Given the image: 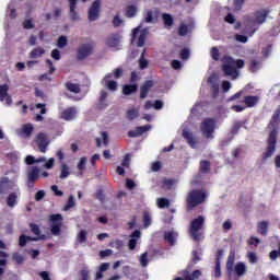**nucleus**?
<instances>
[{"label":"nucleus","mask_w":280,"mask_h":280,"mask_svg":"<svg viewBox=\"0 0 280 280\" xmlns=\"http://www.w3.org/2000/svg\"><path fill=\"white\" fill-rule=\"evenodd\" d=\"M154 86V81L148 80L140 86V100H145L148 97V93H150V89Z\"/></svg>","instance_id":"obj_16"},{"label":"nucleus","mask_w":280,"mask_h":280,"mask_svg":"<svg viewBox=\"0 0 280 280\" xmlns=\"http://www.w3.org/2000/svg\"><path fill=\"white\" fill-rule=\"evenodd\" d=\"M38 240H45V234H42L39 237H32V236L22 234L19 237V246H21V248H24V246H27L28 242H38Z\"/></svg>","instance_id":"obj_14"},{"label":"nucleus","mask_w":280,"mask_h":280,"mask_svg":"<svg viewBox=\"0 0 280 280\" xmlns=\"http://www.w3.org/2000/svg\"><path fill=\"white\" fill-rule=\"evenodd\" d=\"M35 143L37 144V148H39V152L45 154L47 152V148H49V141L47 140V135L44 132H39L35 137Z\"/></svg>","instance_id":"obj_10"},{"label":"nucleus","mask_w":280,"mask_h":280,"mask_svg":"<svg viewBox=\"0 0 280 280\" xmlns=\"http://www.w3.org/2000/svg\"><path fill=\"white\" fill-rule=\"evenodd\" d=\"M183 137L185 139H187V141H188L189 145H191V148H194V145H196V141L194 140V136L191 135V132L184 130Z\"/></svg>","instance_id":"obj_37"},{"label":"nucleus","mask_w":280,"mask_h":280,"mask_svg":"<svg viewBox=\"0 0 280 280\" xmlns=\"http://www.w3.org/2000/svg\"><path fill=\"white\" fill-rule=\"evenodd\" d=\"M69 176H71V171L69 168V165H67V163H62L61 166H60L59 178L61 180H65V178H69Z\"/></svg>","instance_id":"obj_25"},{"label":"nucleus","mask_w":280,"mask_h":280,"mask_svg":"<svg viewBox=\"0 0 280 280\" xmlns=\"http://www.w3.org/2000/svg\"><path fill=\"white\" fill-rule=\"evenodd\" d=\"M137 5L130 4L126 8V16L127 19H135L137 16Z\"/></svg>","instance_id":"obj_29"},{"label":"nucleus","mask_w":280,"mask_h":280,"mask_svg":"<svg viewBox=\"0 0 280 280\" xmlns=\"http://www.w3.org/2000/svg\"><path fill=\"white\" fill-rule=\"evenodd\" d=\"M16 205H19V195L16 192H10L7 197V206L13 209Z\"/></svg>","instance_id":"obj_22"},{"label":"nucleus","mask_w":280,"mask_h":280,"mask_svg":"<svg viewBox=\"0 0 280 280\" xmlns=\"http://www.w3.org/2000/svg\"><path fill=\"white\" fill-rule=\"evenodd\" d=\"M145 45V33H140L137 42V47H143Z\"/></svg>","instance_id":"obj_50"},{"label":"nucleus","mask_w":280,"mask_h":280,"mask_svg":"<svg viewBox=\"0 0 280 280\" xmlns=\"http://www.w3.org/2000/svg\"><path fill=\"white\" fill-rule=\"evenodd\" d=\"M12 259L19 266H21V264H23V261H25V258H23V256L21 254H19V253H14L13 256H12Z\"/></svg>","instance_id":"obj_46"},{"label":"nucleus","mask_w":280,"mask_h":280,"mask_svg":"<svg viewBox=\"0 0 280 280\" xmlns=\"http://www.w3.org/2000/svg\"><path fill=\"white\" fill-rule=\"evenodd\" d=\"M100 0H95L89 9L88 19L89 21H97L100 19Z\"/></svg>","instance_id":"obj_12"},{"label":"nucleus","mask_w":280,"mask_h":280,"mask_svg":"<svg viewBox=\"0 0 280 280\" xmlns=\"http://www.w3.org/2000/svg\"><path fill=\"white\" fill-rule=\"evenodd\" d=\"M23 27L24 30H34L35 25L32 20H24Z\"/></svg>","instance_id":"obj_56"},{"label":"nucleus","mask_w":280,"mask_h":280,"mask_svg":"<svg viewBox=\"0 0 280 280\" xmlns=\"http://www.w3.org/2000/svg\"><path fill=\"white\" fill-rule=\"evenodd\" d=\"M108 97V92L106 91H101V95L98 98V103L96 104V108L98 110H104L105 108H108V102L106 101Z\"/></svg>","instance_id":"obj_18"},{"label":"nucleus","mask_w":280,"mask_h":280,"mask_svg":"<svg viewBox=\"0 0 280 280\" xmlns=\"http://www.w3.org/2000/svg\"><path fill=\"white\" fill-rule=\"evenodd\" d=\"M139 68L140 69H148V61L145 59V51L141 54V57L139 59Z\"/></svg>","instance_id":"obj_44"},{"label":"nucleus","mask_w":280,"mask_h":280,"mask_svg":"<svg viewBox=\"0 0 280 280\" xmlns=\"http://www.w3.org/2000/svg\"><path fill=\"white\" fill-rule=\"evenodd\" d=\"M49 220L51 222L50 231L52 235H60V231H62V214H52Z\"/></svg>","instance_id":"obj_9"},{"label":"nucleus","mask_w":280,"mask_h":280,"mask_svg":"<svg viewBox=\"0 0 280 280\" xmlns=\"http://www.w3.org/2000/svg\"><path fill=\"white\" fill-rule=\"evenodd\" d=\"M257 102H259V97L257 96H245L244 98V103L246 104V106H248V108H253V106H255Z\"/></svg>","instance_id":"obj_31"},{"label":"nucleus","mask_w":280,"mask_h":280,"mask_svg":"<svg viewBox=\"0 0 280 280\" xmlns=\"http://www.w3.org/2000/svg\"><path fill=\"white\" fill-rule=\"evenodd\" d=\"M182 60H189V49L184 48L179 54Z\"/></svg>","instance_id":"obj_62"},{"label":"nucleus","mask_w":280,"mask_h":280,"mask_svg":"<svg viewBox=\"0 0 280 280\" xmlns=\"http://www.w3.org/2000/svg\"><path fill=\"white\" fill-rule=\"evenodd\" d=\"M249 69L253 73L259 71V69H261V63H259L258 61H252Z\"/></svg>","instance_id":"obj_49"},{"label":"nucleus","mask_w":280,"mask_h":280,"mask_svg":"<svg viewBox=\"0 0 280 280\" xmlns=\"http://www.w3.org/2000/svg\"><path fill=\"white\" fill-rule=\"evenodd\" d=\"M79 275L81 277L80 280H91V271L89 270V267H84L79 271Z\"/></svg>","instance_id":"obj_36"},{"label":"nucleus","mask_w":280,"mask_h":280,"mask_svg":"<svg viewBox=\"0 0 280 280\" xmlns=\"http://www.w3.org/2000/svg\"><path fill=\"white\" fill-rule=\"evenodd\" d=\"M45 161H47L45 158H42V159H37V160H36V158H34V155H27V156L25 158V163H26V165H34V163H43V162H45Z\"/></svg>","instance_id":"obj_32"},{"label":"nucleus","mask_w":280,"mask_h":280,"mask_svg":"<svg viewBox=\"0 0 280 280\" xmlns=\"http://www.w3.org/2000/svg\"><path fill=\"white\" fill-rule=\"evenodd\" d=\"M218 80H220V77L218 75V73H212L208 78V83L211 85V89L214 92V95H218V89H219Z\"/></svg>","instance_id":"obj_20"},{"label":"nucleus","mask_w":280,"mask_h":280,"mask_svg":"<svg viewBox=\"0 0 280 280\" xmlns=\"http://www.w3.org/2000/svg\"><path fill=\"white\" fill-rule=\"evenodd\" d=\"M162 21H163L166 30H171L172 25H174V18H172V15L170 13H163Z\"/></svg>","instance_id":"obj_26"},{"label":"nucleus","mask_w":280,"mask_h":280,"mask_svg":"<svg viewBox=\"0 0 280 280\" xmlns=\"http://www.w3.org/2000/svg\"><path fill=\"white\" fill-rule=\"evenodd\" d=\"M143 224H144L145 229H148V226H150V224H152V218H150V214L148 212L143 213Z\"/></svg>","instance_id":"obj_54"},{"label":"nucleus","mask_w":280,"mask_h":280,"mask_svg":"<svg viewBox=\"0 0 280 280\" xmlns=\"http://www.w3.org/2000/svg\"><path fill=\"white\" fill-rule=\"evenodd\" d=\"M72 207H75V200L73 199V195H71L68 198V201L66 203L65 210L68 211V209H72Z\"/></svg>","instance_id":"obj_52"},{"label":"nucleus","mask_w":280,"mask_h":280,"mask_svg":"<svg viewBox=\"0 0 280 280\" xmlns=\"http://www.w3.org/2000/svg\"><path fill=\"white\" fill-rule=\"evenodd\" d=\"M138 117H139V112H137V109L131 108L127 110V119H129V121H132V119H137Z\"/></svg>","instance_id":"obj_41"},{"label":"nucleus","mask_w":280,"mask_h":280,"mask_svg":"<svg viewBox=\"0 0 280 280\" xmlns=\"http://www.w3.org/2000/svg\"><path fill=\"white\" fill-rule=\"evenodd\" d=\"M200 130L207 139H213V132H215V120L207 118L201 122Z\"/></svg>","instance_id":"obj_8"},{"label":"nucleus","mask_w":280,"mask_h":280,"mask_svg":"<svg viewBox=\"0 0 280 280\" xmlns=\"http://www.w3.org/2000/svg\"><path fill=\"white\" fill-rule=\"evenodd\" d=\"M246 0H234L233 2V10L234 12H240L244 5Z\"/></svg>","instance_id":"obj_43"},{"label":"nucleus","mask_w":280,"mask_h":280,"mask_svg":"<svg viewBox=\"0 0 280 280\" xmlns=\"http://www.w3.org/2000/svg\"><path fill=\"white\" fill-rule=\"evenodd\" d=\"M5 266H8V259H0V277L5 273Z\"/></svg>","instance_id":"obj_60"},{"label":"nucleus","mask_w":280,"mask_h":280,"mask_svg":"<svg viewBox=\"0 0 280 280\" xmlns=\"http://www.w3.org/2000/svg\"><path fill=\"white\" fill-rule=\"evenodd\" d=\"M279 117L280 112L278 110L273 114L272 120L269 124V128L271 129V131L269 133L267 151L262 155L264 159H270V156L275 154V144L277 143V128L279 127Z\"/></svg>","instance_id":"obj_2"},{"label":"nucleus","mask_w":280,"mask_h":280,"mask_svg":"<svg viewBox=\"0 0 280 280\" xmlns=\"http://www.w3.org/2000/svg\"><path fill=\"white\" fill-rule=\"evenodd\" d=\"M42 56H45V50L40 47H37L30 52V58L33 59L40 58Z\"/></svg>","instance_id":"obj_34"},{"label":"nucleus","mask_w":280,"mask_h":280,"mask_svg":"<svg viewBox=\"0 0 280 280\" xmlns=\"http://www.w3.org/2000/svg\"><path fill=\"white\" fill-rule=\"evenodd\" d=\"M258 233H260V235L268 233V221H262L258 224Z\"/></svg>","instance_id":"obj_38"},{"label":"nucleus","mask_w":280,"mask_h":280,"mask_svg":"<svg viewBox=\"0 0 280 280\" xmlns=\"http://www.w3.org/2000/svg\"><path fill=\"white\" fill-rule=\"evenodd\" d=\"M78 117V107L71 106L67 107L60 113V118L63 119V121H73Z\"/></svg>","instance_id":"obj_11"},{"label":"nucleus","mask_w":280,"mask_h":280,"mask_svg":"<svg viewBox=\"0 0 280 280\" xmlns=\"http://www.w3.org/2000/svg\"><path fill=\"white\" fill-rule=\"evenodd\" d=\"M210 167H211V164L207 161H203L200 164L201 172H208Z\"/></svg>","instance_id":"obj_64"},{"label":"nucleus","mask_w":280,"mask_h":280,"mask_svg":"<svg viewBox=\"0 0 280 280\" xmlns=\"http://www.w3.org/2000/svg\"><path fill=\"white\" fill-rule=\"evenodd\" d=\"M148 130H152V126L145 125V126H140L136 127L135 130L128 131V137L131 139H136L137 137H141L144 132H148Z\"/></svg>","instance_id":"obj_13"},{"label":"nucleus","mask_w":280,"mask_h":280,"mask_svg":"<svg viewBox=\"0 0 280 280\" xmlns=\"http://www.w3.org/2000/svg\"><path fill=\"white\" fill-rule=\"evenodd\" d=\"M40 176H43V178H47L49 176L48 172H43L40 174V168L38 166H28L26 168V187L27 189H34V186L36 185V183H38V180L40 179Z\"/></svg>","instance_id":"obj_3"},{"label":"nucleus","mask_w":280,"mask_h":280,"mask_svg":"<svg viewBox=\"0 0 280 280\" xmlns=\"http://www.w3.org/2000/svg\"><path fill=\"white\" fill-rule=\"evenodd\" d=\"M139 261H140V266H142V268H145L149 264V260H148V252L143 253L140 258H139Z\"/></svg>","instance_id":"obj_45"},{"label":"nucleus","mask_w":280,"mask_h":280,"mask_svg":"<svg viewBox=\"0 0 280 280\" xmlns=\"http://www.w3.org/2000/svg\"><path fill=\"white\" fill-rule=\"evenodd\" d=\"M31 231L34 235H40V226H38V224L36 223H31Z\"/></svg>","instance_id":"obj_55"},{"label":"nucleus","mask_w":280,"mask_h":280,"mask_svg":"<svg viewBox=\"0 0 280 280\" xmlns=\"http://www.w3.org/2000/svg\"><path fill=\"white\" fill-rule=\"evenodd\" d=\"M200 261H202V249L196 248L191 253L190 265L196 266Z\"/></svg>","instance_id":"obj_19"},{"label":"nucleus","mask_w":280,"mask_h":280,"mask_svg":"<svg viewBox=\"0 0 280 280\" xmlns=\"http://www.w3.org/2000/svg\"><path fill=\"white\" fill-rule=\"evenodd\" d=\"M89 235V232H86V230H81L78 235H77V242H79V244H84L86 243V236Z\"/></svg>","instance_id":"obj_35"},{"label":"nucleus","mask_w":280,"mask_h":280,"mask_svg":"<svg viewBox=\"0 0 280 280\" xmlns=\"http://www.w3.org/2000/svg\"><path fill=\"white\" fill-rule=\"evenodd\" d=\"M202 226H205V217H198L190 222L189 235L195 242H200L203 235Z\"/></svg>","instance_id":"obj_4"},{"label":"nucleus","mask_w":280,"mask_h":280,"mask_svg":"<svg viewBox=\"0 0 280 280\" xmlns=\"http://www.w3.org/2000/svg\"><path fill=\"white\" fill-rule=\"evenodd\" d=\"M10 86L8 84L0 85V102H5L9 106L12 104V96L8 94Z\"/></svg>","instance_id":"obj_15"},{"label":"nucleus","mask_w":280,"mask_h":280,"mask_svg":"<svg viewBox=\"0 0 280 280\" xmlns=\"http://www.w3.org/2000/svg\"><path fill=\"white\" fill-rule=\"evenodd\" d=\"M159 209H165L170 207V199L167 198H159L158 199Z\"/></svg>","instance_id":"obj_40"},{"label":"nucleus","mask_w":280,"mask_h":280,"mask_svg":"<svg viewBox=\"0 0 280 280\" xmlns=\"http://www.w3.org/2000/svg\"><path fill=\"white\" fill-rule=\"evenodd\" d=\"M66 89H67V91H70V93H80V91H81L80 84L71 83V82L66 83Z\"/></svg>","instance_id":"obj_33"},{"label":"nucleus","mask_w":280,"mask_h":280,"mask_svg":"<svg viewBox=\"0 0 280 280\" xmlns=\"http://www.w3.org/2000/svg\"><path fill=\"white\" fill-rule=\"evenodd\" d=\"M139 91V85L137 84H126L122 86L124 95H132V93H137Z\"/></svg>","instance_id":"obj_24"},{"label":"nucleus","mask_w":280,"mask_h":280,"mask_svg":"<svg viewBox=\"0 0 280 280\" xmlns=\"http://www.w3.org/2000/svg\"><path fill=\"white\" fill-rule=\"evenodd\" d=\"M43 198H45V190H38L35 194V200L36 202H40V200H43Z\"/></svg>","instance_id":"obj_63"},{"label":"nucleus","mask_w":280,"mask_h":280,"mask_svg":"<svg viewBox=\"0 0 280 280\" xmlns=\"http://www.w3.org/2000/svg\"><path fill=\"white\" fill-rule=\"evenodd\" d=\"M77 167L80 172H84V170H86V158H81Z\"/></svg>","instance_id":"obj_48"},{"label":"nucleus","mask_w":280,"mask_h":280,"mask_svg":"<svg viewBox=\"0 0 280 280\" xmlns=\"http://www.w3.org/2000/svg\"><path fill=\"white\" fill-rule=\"evenodd\" d=\"M164 241L167 243L168 246H174L176 244V240L174 238L173 231L164 232Z\"/></svg>","instance_id":"obj_28"},{"label":"nucleus","mask_w":280,"mask_h":280,"mask_svg":"<svg viewBox=\"0 0 280 280\" xmlns=\"http://www.w3.org/2000/svg\"><path fill=\"white\" fill-rule=\"evenodd\" d=\"M112 248H116L117 250H120V248H124V241L116 240L113 243H110Z\"/></svg>","instance_id":"obj_51"},{"label":"nucleus","mask_w":280,"mask_h":280,"mask_svg":"<svg viewBox=\"0 0 280 280\" xmlns=\"http://www.w3.org/2000/svg\"><path fill=\"white\" fill-rule=\"evenodd\" d=\"M191 32V26L185 23H180L178 27V35L179 36H187Z\"/></svg>","instance_id":"obj_30"},{"label":"nucleus","mask_w":280,"mask_h":280,"mask_svg":"<svg viewBox=\"0 0 280 280\" xmlns=\"http://www.w3.org/2000/svg\"><path fill=\"white\" fill-rule=\"evenodd\" d=\"M221 69L224 75L232 78V80H237L240 78V70L244 69V60L242 59H233L231 56H225L222 59Z\"/></svg>","instance_id":"obj_1"},{"label":"nucleus","mask_w":280,"mask_h":280,"mask_svg":"<svg viewBox=\"0 0 280 280\" xmlns=\"http://www.w3.org/2000/svg\"><path fill=\"white\" fill-rule=\"evenodd\" d=\"M247 258L249 260V264H257V254H255L253 252H248Z\"/></svg>","instance_id":"obj_59"},{"label":"nucleus","mask_w":280,"mask_h":280,"mask_svg":"<svg viewBox=\"0 0 280 280\" xmlns=\"http://www.w3.org/2000/svg\"><path fill=\"white\" fill-rule=\"evenodd\" d=\"M34 132V125L33 124H26L22 127V135L24 139H30L32 137V133Z\"/></svg>","instance_id":"obj_23"},{"label":"nucleus","mask_w":280,"mask_h":280,"mask_svg":"<svg viewBox=\"0 0 280 280\" xmlns=\"http://www.w3.org/2000/svg\"><path fill=\"white\" fill-rule=\"evenodd\" d=\"M119 40H121V37L119 36V34L115 33L106 38L105 45L107 47L115 48L119 46Z\"/></svg>","instance_id":"obj_17"},{"label":"nucleus","mask_w":280,"mask_h":280,"mask_svg":"<svg viewBox=\"0 0 280 280\" xmlns=\"http://www.w3.org/2000/svg\"><path fill=\"white\" fill-rule=\"evenodd\" d=\"M200 277H202V271L199 269L195 270L192 273L186 272L184 275L185 280H198Z\"/></svg>","instance_id":"obj_27"},{"label":"nucleus","mask_w":280,"mask_h":280,"mask_svg":"<svg viewBox=\"0 0 280 280\" xmlns=\"http://www.w3.org/2000/svg\"><path fill=\"white\" fill-rule=\"evenodd\" d=\"M95 197H96V200H100V202H104V200H106V195H104V190L102 189H98L96 191Z\"/></svg>","instance_id":"obj_58"},{"label":"nucleus","mask_w":280,"mask_h":280,"mask_svg":"<svg viewBox=\"0 0 280 280\" xmlns=\"http://www.w3.org/2000/svg\"><path fill=\"white\" fill-rule=\"evenodd\" d=\"M266 19H268V11L260 10L257 11L254 16H246L244 23L247 27H254V25H262V23H266Z\"/></svg>","instance_id":"obj_5"},{"label":"nucleus","mask_w":280,"mask_h":280,"mask_svg":"<svg viewBox=\"0 0 280 280\" xmlns=\"http://www.w3.org/2000/svg\"><path fill=\"white\" fill-rule=\"evenodd\" d=\"M105 86L109 91H115L117 89V81H105Z\"/></svg>","instance_id":"obj_53"},{"label":"nucleus","mask_w":280,"mask_h":280,"mask_svg":"<svg viewBox=\"0 0 280 280\" xmlns=\"http://www.w3.org/2000/svg\"><path fill=\"white\" fill-rule=\"evenodd\" d=\"M207 195L202 190H192L188 194L187 203L188 207H198L205 202Z\"/></svg>","instance_id":"obj_7"},{"label":"nucleus","mask_w":280,"mask_h":280,"mask_svg":"<svg viewBox=\"0 0 280 280\" xmlns=\"http://www.w3.org/2000/svg\"><path fill=\"white\" fill-rule=\"evenodd\" d=\"M210 55L213 60H220V49H218V47H212Z\"/></svg>","instance_id":"obj_47"},{"label":"nucleus","mask_w":280,"mask_h":280,"mask_svg":"<svg viewBox=\"0 0 280 280\" xmlns=\"http://www.w3.org/2000/svg\"><path fill=\"white\" fill-rule=\"evenodd\" d=\"M233 264H235V256L231 255L228 258L226 268L228 270H233Z\"/></svg>","instance_id":"obj_57"},{"label":"nucleus","mask_w":280,"mask_h":280,"mask_svg":"<svg viewBox=\"0 0 280 280\" xmlns=\"http://www.w3.org/2000/svg\"><path fill=\"white\" fill-rule=\"evenodd\" d=\"M174 179H163L162 180V188L170 190L174 187Z\"/></svg>","instance_id":"obj_42"},{"label":"nucleus","mask_w":280,"mask_h":280,"mask_svg":"<svg viewBox=\"0 0 280 280\" xmlns=\"http://www.w3.org/2000/svg\"><path fill=\"white\" fill-rule=\"evenodd\" d=\"M93 51H95L94 42L80 45L77 51V60H86L89 56H93Z\"/></svg>","instance_id":"obj_6"},{"label":"nucleus","mask_w":280,"mask_h":280,"mask_svg":"<svg viewBox=\"0 0 280 280\" xmlns=\"http://www.w3.org/2000/svg\"><path fill=\"white\" fill-rule=\"evenodd\" d=\"M67 43H68L67 36L61 35L57 40V47L59 49H65V47H67Z\"/></svg>","instance_id":"obj_39"},{"label":"nucleus","mask_w":280,"mask_h":280,"mask_svg":"<svg viewBox=\"0 0 280 280\" xmlns=\"http://www.w3.org/2000/svg\"><path fill=\"white\" fill-rule=\"evenodd\" d=\"M35 97H40V100H43V102H45V100H47L45 92H43L38 88L35 89Z\"/></svg>","instance_id":"obj_61"},{"label":"nucleus","mask_w":280,"mask_h":280,"mask_svg":"<svg viewBox=\"0 0 280 280\" xmlns=\"http://www.w3.org/2000/svg\"><path fill=\"white\" fill-rule=\"evenodd\" d=\"M234 272L237 277H244V275H246V272H248V268L246 267V264L244 262H237L234 266Z\"/></svg>","instance_id":"obj_21"}]
</instances>
